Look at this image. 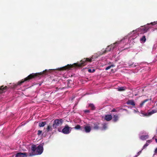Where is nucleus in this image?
Segmentation results:
<instances>
[{
    "label": "nucleus",
    "instance_id": "e433bc0d",
    "mask_svg": "<svg viewBox=\"0 0 157 157\" xmlns=\"http://www.w3.org/2000/svg\"><path fill=\"white\" fill-rule=\"evenodd\" d=\"M116 111V110L115 109H112V110L111 111L112 112H115Z\"/></svg>",
    "mask_w": 157,
    "mask_h": 157
},
{
    "label": "nucleus",
    "instance_id": "2eb2a0df",
    "mask_svg": "<svg viewBox=\"0 0 157 157\" xmlns=\"http://www.w3.org/2000/svg\"><path fill=\"white\" fill-rule=\"evenodd\" d=\"M112 118L111 115H106L105 116V119L107 121H109L112 120Z\"/></svg>",
    "mask_w": 157,
    "mask_h": 157
},
{
    "label": "nucleus",
    "instance_id": "f3484780",
    "mask_svg": "<svg viewBox=\"0 0 157 157\" xmlns=\"http://www.w3.org/2000/svg\"><path fill=\"white\" fill-rule=\"evenodd\" d=\"M118 115L117 114H115L113 116V121L114 122H116L118 120Z\"/></svg>",
    "mask_w": 157,
    "mask_h": 157
},
{
    "label": "nucleus",
    "instance_id": "f8f14e48",
    "mask_svg": "<svg viewBox=\"0 0 157 157\" xmlns=\"http://www.w3.org/2000/svg\"><path fill=\"white\" fill-rule=\"evenodd\" d=\"M84 128L85 132L86 133H89L91 130V128L89 125L84 126V128Z\"/></svg>",
    "mask_w": 157,
    "mask_h": 157
},
{
    "label": "nucleus",
    "instance_id": "7c9ffc66",
    "mask_svg": "<svg viewBox=\"0 0 157 157\" xmlns=\"http://www.w3.org/2000/svg\"><path fill=\"white\" fill-rule=\"evenodd\" d=\"M154 113H153V112H152V110L151 111L149 112L148 113V115H151V114H153Z\"/></svg>",
    "mask_w": 157,
    "mask_h": 157
},
{
    "label": "nucleus",
    "instance_id": "58836bf2",
    "mask_svg": "<svg viewBox=\"0 0 157 157\" xmlns=\"http://www.w3.org/2000/svg\"><path fill=\"white\" fill-rule=\"evenodd\" d=\"M155 141L157 143V139H155Z\"/></svg>",
    "mask_w": 157,
    "mask_h": 157
},
{
    "label": "nucleus",
    "instance_id": "a211bd4d",
    "mask_svg": "<svg viewBox=\"0 0 157 157\" xmlns=\"http://www.w3.org/2000/svg\"><path fill=\"white\" fill-rule=\"evenodd\" d=\"M148 137L147 135L141 136L140 137V139L142 140H145L147 139Z\"/></svg>",
    "mask_w": 157,
    "mask_h": 157
},
{
    "label": "nucleus",
    "instance_id": "412c9836",
    "mask_svg": "<svg viewBox=\"0 0 157 157\" xmlns=\"http://www.w3.org/2000/svg\"><path fill=\"white\" fill-rule=\"evenodd\" d=\"M89 107H90L92 110H94L95 109V107L93 104H89Z\"/></svg>",
    "mask_w": 157,
    "mask_h": 157
},
{
    "label": "nucleus",
    "instance_id": "72a5a7b5",
    "mask_svg": "<svg viewBox=\"0 0 157 157\" xmlns=\"http://www.w3.org/2000/svg\"><path fill=\"white\" fill-rule=\"evenodd\" d=\"M153 113H154L157 112V109H154L152 110Z\"/></svg>",
    "mask_w": 157,
    "mask_h": 157
},
{
    "label": "nucleus",
    "instance_id": "5701e85b",
    "mask_svg": "<svg viewBox=\"0 0 157 157\" xmlns=\"http://www.w3.org/2000/svg\"><path fill=\"white\" fill-rule=\"evenodd\" d=\"M140 40L144 42H145L146 40V38L145 36H143L142 37L140 38Z\"/></svg>",
    "mask_w": 157,
    "mask_h": 157
},
{
    "label": "nucleus",
    "instance_id": "ea45409f",
    "mask_svg": "<svg viewBox=\"0 0 157 157\" xmlns=\"http://www.w3.org/2000/svg\"><path fill=\"white\" fill-rule=\"evenodd\" d=\"M14 155H13L12 156V157H14Z\"/></svg>",
    "mask_w": 157,
    "mask_h": 157
},
{
    "label": "nucleus",
    "instance_id": "473e14b6",
    "mask_svg": "<svg viewBox=\"0 0 157 157\" xmlns=\"http://www.w3.org/2000/svg\"><path fill=\"white\" fill-rule=\"evenodd\" d=\"M85 113H88L90 112V111L89 110H86L84 111Z\"/></svg>",
    "mask_w": 157,
    "mask_h": 157
},
{
    "label": "nucleus",
    "instance_id": "39448f33",
    "mask_svg": "<svg viewBox=\"0 0 157 157\" xmlns=\"http://www.w3.org/2000/svg\"><path fill=\"white\" fill-rule=\"evenodd\" d=\"M150 24H148L147 25L141 26L142 28H139L136 29L138 31L141 32V33H144L147 32L149 29L150 28L147 25Z\"/></svg>",
    "mask_w": 157,
    "mask_h": 157
},
{
    "label": "nucleus",
    "instance_id": "423d86ee",
    "mask_svg": "<svg viewBox=\"0 0 157 157\" xmlns=\"http://www.w3.org/2000/svg\"><path fill=\"white\" fill-rule=\"evenodd\" d=\"M73 128L69 127L67 124H66L63 129L62 132L65 134H69Z\"/></svg>",
    "mask_w": 157,
    "mask_h": 157
},
{
    "label": "nucleus",
    "instance_id": "6e6552de",
    "mask_svg": "<svg viewBox=\"0 0 157 157\" xmlns=\"http://www.w3.org/2000/svg\"><path fill=\"white\" fill-rule=\"evenodd\" d=\"M72 67V65L68 64L65 66L59 68L58 69L60 71H63L66 70H69Z\"/></svg>",
    "mask_w": 157,
    "mask_h": 157
},
{
    "label": "nucleus",
    "instance_id": "c85d7f7f",
    "mask_svg": "<svg viewBox=\"0 0 157 157\" xmlns=\"http://www.w3.org/2000/svg\"><path fill=\"white\" fill-rule=\"evenodd\" d=\"M148 144H147V143L145 144L144 146L143 147V148L142 150H143V149L145 148L146 147H147V146H148Z\"/></svg>",
    "mask_w": 157,
    "mask_h": 157
},
{
    "label": "nucleus",
    "instance_id": "6ab92c4d",
    "mask_svg": "<svg viewBox=\"0 0 157 157\" xmlns=\"http://www.w3.org/2000/svg\"><path fill=\"white\" fill-rule=\"evenodd\" d=\"M74 128L76 130H82V129L83 128L82 127H81L80 125H76Z\"/></svg>",
    "mask_w": 157,
    "mask_h": 157
},
{
    "label": "nucleus",
    "instance_id": "f257e3e1",
    "mask_svg": "<svg viewBox=\"0 0 157 157\" xmlns=\"http://www.w3.org/2000/svg\"><path fill=\"white\" fill-rule=\"evenodd\" d=\"M104 51L98 52L92 56L90 58H84L80 61V62L75 63L74 66L76 67H80L86 65L88 62H91L94 59L97 58L100 56L105 54Z\"/></svg>",
    "mask_w": 157,
    "mask_h": 157
},
{
    "label": "nucleus",
    "instance_id": "aec40b11",
    "mask_svg": "<svg viewBox=\"0 0 157 157\" xmlns=\"http://www.w3.org/2000/svg\"><path fill=\"white\" fill-rule=\"evenodd\" d=\"M46 124V121L41 122L39 123V126L40 127H43Z\"/></svg>",
    "mask_w": 157,
    "mask_h": 157
},
{
    "label": "nucleus",
    "instance_id": "cd10ccee",
    "mask_svg": "<svg viewBox=\"0 0 157 157\" xmlns=\"http://www.w3.org/2000/svg\"><path fill=\"white\" fill-rule=\"evenodd\" d=\"M42 131H41L40 130H38L37 135L38 136H40L41 134L42 133Z\"/></svg>",
    "mask_w": 157,
    "mask_h": 157
},
{
    "label": "nucleus",
    "instance_id": "f704fd0d",
    "mask_svg": "<svg viewBox=\"0 0 157 157\" xmlns=\"http://www.w3.org/2000/svg\"><path fill=\"white\" fill-rule=\"evenodd\" d=\"M151 140H147V143H150L151 142Z\"/></svg>",
    "mask_w": 157,
    "mask_h": 157
},
{
    "label": "nucleus",
    "instance_id": "1a4fd4ad",
    "mask_svg": "<svg viewBox=\"0 0 157 157\" xmlns=\"http://www.w3.org/2000/svg\"><path fill=\"white\" fill-rule=\"evenodd\" d=\"M37 147L36 145L33 144L32 145L31 147V150L32 151H33V152L31 153H29L30 156H32L35 155V154H34V153L35 152V151L36 150V151Z\"/></svg>",
    "mask_w": 157,
    "mask_h": 157
},
{
    "label": "nucleus",
    "instance_id": "7ed1b4c3",
    "mask_svg": "<svg viewBox=\"0 0 157 157\" xmlns=\"http://www.w3.org/2000/svg\"><path fill=\"white\" fill-rule=\"evenodd\" d=\"M122 40H121L120 41H116L115 43L111 44L109 46H108L107 47V48L104 51H105L104 53H106L110 52L111 50L113 49L116 46L117 44H119Z\"/></svg>",
    "mask_w": 157,
    "mask_h": 157
},
{
    "label": "nucleus",
    "instance_id": "a878e982",
    "mask_svg": "<svg viewBox=\"0 0 157 157\" xmlns=\"http://www.w3.org/2000/svg\"><path fill=\"white\" fill-rule=\"evenodd\" d=\"M95 71V70L94 69H93L91 70V69H89L88 70V71L89 73H93Z\"/></svg>",
    "mask_w": 157,
    "mask_h": 157
},
{
    "label": "nucleus",
    "instance_id": "4c0bfd02",
    "mask_svg": "<svg viewBox=\"0 0 157 157\" xmlns=\"http://www.w3.org/2000/svg\"><path fill=\"white\" fill-rule=\"evenodd\" d=\"M155 153H157V148L155 149Z\"/></svg>",
    "mask_w": 157,
    "mask_h": 157
},
{
    "label": "nucleus",
    "instance_id": "9b49d317",
    "mask_svg": "<svg viewBox=\"0 0 157 157\" xmlns=\"http://www.w3.org/2000/svg\"><path fill=\"white\" fill-rule=\"evenodd\" d=\"M100 124L98 122H96L94 123V126L93 127V129L96 130H98L99 129H100Z\"/></svg>",
    "mask_w": 157,
    "mask_h": 157
},
{
    "label": "nucleus",
    "instance_id": "bb28decb",
    "mask_svg": "<svg viewBox=\"0 0 157 157\" xmlns=\"http://www.w3.org/2000/svg\"><path fill=\"white\" fill-rule=\"evenodd\" d=\"M119 91H122L124 90V88L123 87H120L118 88V90Z\"/></svg>",
    "mask_w": 157,
    "mask_h": 157
},
{
    "label": "nucleus",
    "instance_id": "2f4dec72",
    "mask_svg": "<svg viewBox=\"0 0 157 157\" xmlns=\"http://www.w3.org/2000/svg\"><path fill=\"white\" fill-rule=\"evenodd\" d=\"M142 152V150L140 151L137 153V155H135V157H137L138 155H139Z\"/></svg>",
    "mask_w": 157,
    "mask_h": 157
},
{
    "label": "nucleus",
    "instance_id": "dca6fc26",
    "mask_svg": "<svg viewBox=\"0 0 157 157\" xmlns=\"http://www.w3.org/2000/svg\"><path fill=\"white\" fill-rule=\"evenodd\" d=\"M151 99H146L144 100V101H142L140 103V105H139L140 107H142L144 105V103L146 102L149 101L150 100H151Z\"/></svg>",
    "mask_w": 157,
    "mask_h": 157
},
{
    "label": "nucleus",
    "instance_id": "f03ea898",
    "mask_svg": "<svg viewBox=\"0 0 157 157\" xmlns=\"http://www.w3.org/2000/svg\"><path fill=\"white\" fill-rule=\"evenodd\" d=\"M48 71L46 70L45 71L40 73H32L30 74L27 77L23 79H22L21 81H19L17 84L13 85V86L12 87V88H15L18 85H21L22 83L25 81L29 82L31 79L34 78L36 77H39V75H41L43 74H46V72Z\"/></svg>",
    "mask_w": 157,
    "mask_h": 157
},
{
    "label": "nucleus",
    "instance_id": "ddd939ff",
    "mask_svg": "<svg viewBox=\"0 0 157 157\" xmlns=\"http://www.w3.org/2000/svg\"><path fill=\"white\" fill-rule=\"evenodd\" d=\"M7 86H6L4 87L3 86H2L0 87V94L6 91V89H7Z\"/></svg>",
    "mask_w": 157,
    "mask_h": 157
},
{
    "label": "nucleus",
    "instance_id": "c9c22d12",
    "mask_svg": "<svg viewBox=\"0 0 157 157\" xmlns=\"http://www.w3.org/2000/svg\"><path fill=\"white\" fill-rule=\"evenodd\" d=\"M156 24L155 22H151L150 24H151L152 25H154Z\"/></svg>",
    "mask_w": 157,
    "mask_h": 157
},
{
    "label": "nucleus",
    "instance_id": "b1692460",
    "mask_svg": "<svg viewBox=\"0 0 157 157\" xmlns=\"http://www.w3.org/2000/svg\"><path fill=\"white\" fill-rule=\"evenodd\" d=\"M107 128V125L105 123H103L102 124V128L101 130H105Z\"/></svg>",
    "mask_w": 157,
    "mask_h": 157
},
{
    "label": "nucleus",
    "instance_id": "0eeeda50",
    "mask_svg": "<svg viewBox=\"0 0 157 157\" xmlns=\"http://www.w3.org/2000/svg\"><path fill=\"white\" fill-rule=\"evenodd\" d=\"M43 144H41L38 145L37 147L36 152L38 155L41 154L43 151Z\"/></svg>",
    "mask_w": 157,
    "mask_h": 157
},
{
    "label": "nucleus",
    "instance_id": "9d476101",
    "mask_svg": "<svg viewBox=\"0 0 157 157\" xmlns=\"http://www.w3.org/2000/svg\"><path fill=\"white\" fill-rule=\"evenodd\" d=\"M27 156V154L26 153L19 152L15 155V157H26Z\"/></svg>",
    "mask_w": 157,
    "mask_h": 157
},
{
    "label": "nucleus",
    "instance_id": "393cba45",
    "mask_svg": "<svg viewBox=\"0 0 157 157\" xmlns=\"http://www.w3.org/2000/svg\"><path fill=\"white\" fill-rule=\"evenodd\" d=\"M114 67V65H110V66H108V67H107L106 68H105V70H109V69H110L111 68V67Z\"/></svg>",
    "mask_w": 157,
    "mask_h": 157
},
{
    "label": "nucleus",
    "instance_id": "4be33fe9",
    "mask_svg": "<svg viewBox=\"0 0 157 157\" xmlns=\"http://www.w3.org/2000/svg\"><path fill=\"white\" fill-rule=\"evenodd\" d=\"M46 131L48 132L49 131H52V128L51 126L48 125L46 128Z\"/></svg>",
    "mask_w": 157,
    "mask_h": 157
},
{
    "label": "nucleus",
    "instance_id": "20e7f679",
    "mask_svg": "<svg viewBox=\"0 0 157 157\" xmlns=\"http://www.w3.org/2000/svg\"><path fill=\"white\" fill-rule=\"evenodd\" d=\"M63 121L61 119H56L54 121L52 126L53 128H56L58 126H61L63 123Z\"/></svg>",
    "mask_w": 157,
    "mask_h": 157
},
{
    "label": "nucleus",
    "instance_id": "c756f323",
    "mask_svg": "<svg viewBox=\"0 0 157 157\" xmlns=\"http://www.w3.org/2000/svg\"><path fill=\"white\" fill-rule=\"evenodd\" d=\"M141 114L142 115V116H147V113H144L143 112H141Z\"/></svg>",
    "mask_w": 157,
    "mask_h": 157
},
{
    "label": "nucleus",
    "instance_id": "4468645a",
    "mask_svg": "<svg viewBox=\"0 0 157 157\" xmlns=\"http://www.w3.org/2000/svg\"><path fill=\"white\" fill-rule=\"evenodd\" d=\"M126 103L127 105H131L133 106H135V104L134 100L132 99L128 100L127 101Z\"/></svg>",
    "mask_w": 157,
    "mask_h": 157
}]
</instances>
